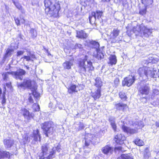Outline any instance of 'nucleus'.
Returning <instances> with one entry per match:
<instances>
[{
    "label": "nucleus",
    "instance_id": "obj_1",
    "mask_svg": "<svg viewBox=\"0 0 159 159\" xmlns=\"http://www.w3.org/2000/svg\"><path fill=\"white\" fill-rule=\"evenodd\" d=\"M45 11L47 14L52 16L57 14L60 9V6L57 0H45Z\"/></svg>",
    "mask_w": 159,
    "mask_h": 159
},
{
    "label": "nucleus",
    "instance_id": "obj_2",
    "mask_svg": "<svg viewBox=\"0 0 159 159\" xmlns=\"http://www.w3.org/2000/svg\"><path fill=\"white\" fill-rule=\"evenodd\" d=\"M152 30V29H149L142 24L134 26L131 30L130 34L128 31L127 33L129 35L134 33L136 35H140L143 37H148L151 34Z\"/></svg>",
    "mask_w": 159,
    "mask_h": 159
},
{
    "label": "nucleus",
    "instance_id": "obj_3",
    "mask_svg": "<svg viewBox=\"0 0 159 159\" xmlns=\"http://www.w3.org/2000/svg\"><path fill=\"white\" fill-rule=\"evenodd\" d=\"M138 72L141 76H145L147 79H148V77L157 78L159 77V75L158 73L159 72L158 71L153 70L152 71V68L146 66L139 68Z\"/></svg>",
    "mask_w": 159,
    "mask_h": 159
},
{
    "label": "nucleus",
    "instance_id": "obj_4",
    "mask_svg": "<svg viewBox=\"0 0 159 159\" xmlns=\"http://www.w3.org/2000/svg\"><path fill=\"white\" fill-rule=\"evenodd\" d=\"M86 56L84 59L79 61L78 71L80 73L84 74L86 71L91 73L94 70V67L92 66V63L90 61H87V64L85 65V62L87 60Z\"/></svg>",
    "mask_w": 159,
    "mask_h": 159
},
{
    "label": "nucleus",
    "instance_id": "obj_5",
    "mask_svg": "<svg viewBox=\"0 0 159 159\" xmlns=\"http://www.w3.org/2000/svg\"><path fill=\"white\" fill-rule=\"evenodd\" d=\"M25 73V70L22 69H19L17 70L16 71L3 73L2 75L4 80L7 81L9 79V75L11 74L16 79L21 80L23 78L22 75H24Z\"/></svg>",
    "mask_w": 159,
    "mask_h": 159
},
{
    "label": "nucleus",
    "instance_id": "obj_6",
    "mask_svg": "<svg viewBox=\"0 0 159 159\" xmlns=\"http://www.w3.org/2000/svg\"><path fill=\"white\" fill-rule=\"evenodd\" d=\"M53 122L51 121L46 122L42 124L41 128L44 130L47 137L48 136V134H52L53 131Z\"/></svg>",
    "mask_w": 159,
    "mask_h": 159
},
{
    "label": "nucleus",
    "instance_id": "obj_7",
    "mask_svg": "<svg viewBox=\"0 0 159 159\" xmlns=\"http://www.w3.org/2000/svg\"><path fill=\"white\" fill-rule=\"evenodd\" d=\"M33 136H29L27 134L23 136L24 143H26L29 142L30 140L33 138H34V139L35 141H37L39 140L40 141V136L38 129L33 131Z\"/></svg>",
    "mask_w": 159,
    "mask_h": 159
},
{
    "label": "nucleus",
    "instance_id": "obj_8",
    "mask_svg": "<svg viewBox=\"0 0 159 159\" xmlns=\"http://www.w3.org/2000/svg\"><path fill=\"white\" fill-rule=\"evenodd\" d=\"M96 139L95 136L93 134H88L85 135V146H84L83 148L84 150V152L86 153H88L89 152L90 149H88V150L86 151V149L89 147L90 144L93 142L94 140Z\"/></svg>",
    "mask_w": 159,
    "mask_h": 159
},
{
    "label": "nucleus",
    "instance_id": "obj_9",
    "mask_svg": "<svg viewBox=\"0 0 159 159\" xmlns=\"http://www.w3.org/2000/svg\"><path fill=\"white\" fill-rule=\"evenodd\" d=\"M119 31L117 29H114L111 31L110 35V39L111 43L118 42L121 41L122 37L119 36Z\"/></svg>",
    "mask_w": 159,
    "mask_h": 159
},
{
    "label": "nucleus",
    "instance_id": "obj_10",
    "mask_svg": "<svg viewBox=\"0 0 159 159\" xmlns=\"http://www.w3.org/2000/svg\"><path fill=\"white\" fill-rule=\"evenodd\" d=\"M52 146L46 143L42 145V150L43 156V159H44L45 157H48V156L50 154V152H51V149L52 150Z\"/></svg>",
    "mask_w": 159,
    "mask_h": 159
},
{
    "label": "nucleus",
    "instance_id": "obj_11",
    "mask_svg": "<svg viewBox=\"0 0 159 159\" xmlns=\"http://www.w3.org/2000/svg\"><path fill=\"white\" fill-rule=\"evenodd\" d=\"M135 80L134 76H129L126 77L122 81V85L123 86H126L129 87L134 82Z\"/></svg>",
    "mask_w": 159,
    "mask_h": 159
},
{
    "label": "nucleus",
    "instance_id": "obj_12",
    "mask_svg": "<svg viewBox=\"0 0 159 159\" xmlns=\"http://www.w3.org/2000/svg\"><path fill=\"white\" fill-rule=\"evenodd\" d=\"M17 85L18 88L25 89L30 88L31 85V81L28 78L25 79L22 83H18Z\"/></svg>",
    "mask_w": 159,
    "mask_h": 159
},
{
    "label": "nucleus",
    "instance_id": "obj_13",
    "mask_svg": "<svg viewBox=\"0 0 159 159\" xmlns=\"http://www.w3.org/2000/svg\"><path fill=\"white\" fill-rule=\"evenodd\" d=\"M150 90V88L147 85L141 86L139 89V94L142 95H147L148 94Z\"/></svg>",
    "mask_w": 159,
    "mask_h": 159
},
{
    "label": "nucleus",
    "instance_id": "obj_14",
    "mask_svg": "<svg viewBox=\"0 0 159 159\" xmlns=\"http://www.w3.org/2000/svg\"><path fill=\"white\" fill-rule=\"evenodd\" d=\"M21 113L23 114L25 119L27 120H30L33 116V114L30 113L29 111L25 108L21 109Z\"/></svg>",
    "mask_w": 159,
    "mask_h": 159
},
{
    "label": "nucleus",
    "instance_id": "obj_15",
    "mask_svg": "<svg viewBox=\"0 0 159 159\" xmlns=\"http://www.w3.org/2000/svg\"><path fill=\"white\" fill-rule=\"evenodd\" d=\"M74 60L73 59H70L68 61H66L63 63L62 66L64 69L69 70L71 69L73 65Z\"/></svg>",
    "mask_w": 159,
    "mask_h": 159
},
{
    "label": "nucleus",
    "instance_id": "obj_16",
    "mask_svg": "<svg viewBox=\"0 0 159 159\" xmlns=\"http://www.w3.org/2000/svg\"><path fill=\"white\" fill-rule=\"evenodd\" d=\"M102 152L105 154L110 155L113 151V148L108 146H106L102 148Z\"/></svg>",
    "mask_w": 159,
    "mask_h": 159
},
{
    "label": "nucleus",
    "instance_id": "obj_17",
    "mask_svg": "<svg viewBox=\"0 0 159 159\" xmlns=\"http://www.w3.org/2000/svg\"><path fill=\"white\" fill-rule=\"evenodd\" d=\"M56 150L57 151L60 152L61 150L60 147L57 145L56 147H52V148L51 152H50V154L48 156V157H45L44 159H51L52 158V156L55 152V150Z\"/></svg>",
    "mask_w": 159,
    "mask_h": 159
},
{
    "label": "nucleus",
    "instance_id": "obj_18",
    "mask_svg": "<svg viewBox=\"0 0 159 159\" xmlns=\"http://www.w3.org/2000/svg\"><path fill=\"white\" fill-rule=\"evenodd\" d=\"M125 139V136L122 134H118L115 136V140L116 143L121 144Z\"/></svg>",
    "mask_w": 159,
    "mask_h": 159
},
{
    "label": "nucleus",
    "instance_id": "obj_19",
    "mask_svg": "<svg viewBox=\"0 0 159 159\" xmlns=\"http://www.w3.org/2000/svg\"><path fill=\"white\" fill-rule=\"evenodd\" d=\"M122 129L125 133L128 134H133L137 132V130L135 129H131L128 127L124 125H123L122 127Z\"/></svg>",
    "mask_w": 159,
    "mask_h": 159
},
{
    "label": "nucleus",
    "instance_id": "obj_20",
    "mask_svg": "<svg viewBox=\"0 0 159 159\" xmlns=\"http://www.w3.org/2000/svg\"><path fill=\"white\" fill-rule=\"evenodd\" d=\"M115 107L117 110L124 111L128 108L127 105L121 103H119L116 104Z\"/></svg>",
    "mask_w": 159,
    "mask_h": 159
},
{
    "label": "nucleus",
    "instance_id": "obj_21",
    "mask_svg": "<svg viewBox=\"0 0 159 159\" xmlns=\"http://www.w3.org/2000/svg\"><path fill=\"white\" fill-rule=\"evenodd\" d=\"M92 96L95 100L99 98L101 96L100 89L98 88L95 91L92 92Z\"/></svg>",
    "mask_w": 159,
    "mask_h": 159
},
{
    "label": "nucleus",
    "instance_id": "obj_22",
    "mask_svg": "<svg viewBox=\"0 0 159 159\" xmlns=\"http://www.w3.org/2000/svg\"><path fill=\"white\" fill-rule=\"evenodd\" d=\"M116 62L117 59L115 55H112L110 56L109 61L108 62V64H110L111 65H115L116 64Z\"/></svg>",
    "mask_w": 159,
    "mask_h": 159
},
{
    "label": "nucleus",
    "instance_id": "obj_23",
    "mask_svg": "<svg viewBox=\"0 0 159 159\" xmlns=\"http://www.w3.org/2000/svg\"><path fill=\"white\" fill-rule=\"evenodd\" d=\"M87 36V34L83 30L79 31L77 32L76 37L78 38L84 39Z\"/></svg>",
    "mask_w": 159,
    "mask_h": 159
},
{
    "label": "nucleus",
    "instance_id": "obj_24",
    "mask_svg": "<svg viewBox=\"0 0 159 159\" xmlns=\"http://www.w3.org/2000/svg\"><path fill=\"white\" fill-rule=\"evenodd\" d=\"M13 144V140L12 139H6L4 140V144L6 148H10Z\"/></svg>",
    "mask_w": 159,
    "mask_h": 159
},
{
    "label": "nucleus",
    "instance_id": "obj_25",
    "mask_svg": "<svg viewBox=\"0 0 159 159\" xmlns=\"http://www.w3.org/2000/svg\"><path fill=\"white\" fill-rule=\"evenodd\" d=\"M103 12L102 11L99 10H97L96 11L93 12L91 13V15L94 16L97 19L99 20L101 18Z\"/></svg>",
    "mask_w": 159,
    "mask_h": 159
},
{
    "label": "nucleus",
    "instance_id": "obj_26",
    "mask_svg": "<svg viewBox=\"0 0 159 159\" xmlns=\"http://www.w3.org/2000/svg\"><path fill=\"white\" fill-rule=\"evenodd\" d=\"M10 157V154L9 152L4 151L2 150H0V159L5 157Z\"/></svg>",
    "mask_w": 159,
    "mask_h": 159
},
{
    "label": "nucleus",
    "instance_id": "obj_27",
    "mask_svg": "<svg viewBox=\"0 0 159 159\" xmlns=\"http://www.w3.org/2000/svg\"><path fill=\"white\" fill-rule=\"evenodd\" d=\"M77 86L75 84H72L69 88H68V92L70 94H72L74 92H77Z\"/></svg>",
    "mask_w": 159,
    "mask_h": 159
},
{
    "label": "nucleus",
    "instance_id": "obj_28",
    "mask_svg": "<svg viewBox=\"0 0 159 159\" xmlns=\"http://www.w3.org/2000/svg\"><path fill=\"white\" fill-rule=\"evenodd\" d=\"M95 85L98 88L100 89L102 85V83L101 78L99 77H97L95 79Z\"/></svg>",
    "mask_w": 159,
    "mask_h": 159
},
{
    "label": "nucleus",
    "instance_id": "obj_29",
    "mask_svg": "<svg viewBox=\"0 0 159 159\" xmlns=\"http://www.w3.org/2000/svg\"><path fill=\"white\" fill-rule=\"evenodd\" d=\"M3 94H2V96L1 97V98L2 99V105L3 106L5 105L6 104V97L5 96V91H6V88L5 86L4 85L3 86Z\"/></svg>",
    "mask_w": 159,
    "mask_h": 159
},
{
    "label": "nucleus",
    "instance_id": "obj_30",
    "mask_svg": "<svg viewBox=\"0 0 159 159\" xmlns=\"http://www.w3.org/2000/svg\"><path fill=\"white\" fill-rule=\"evenodd\" d=\"M90 43L92 45L93 47L95 48L96 51H97L98 50H100L99 48V44L98 42L94 41H90Z\"/></svg>",
    "mask_w": 159,
    "mask_h": 159
},
{
    "label": "nucleus",
    "instance_id": "obj_31",
    "mask_svg": "<svg viewBox=\"0 0 159 159\" xmlns=\"http://www.w3.org/2000/svg\"><path fill=\"white\" fill-rule=\"evenodd\" d=\"M141 2L146 7L151 5L153 2V0H141Z\"/></svg>",
    "mask_w": 159,
    "mask_h": 159
},
{
    "label": "nucleus",
    "instance_id": "obj_32",
    "mask_svg": "<svg viewBox=\"0 0 159 159\" xmlns=\"http://www.w3.org/2000/svg\"><path fill=\"white\" fill-rule=\"evenodd\" d=\"M96 52H97V54L94 55V56L96 57V58H97L98 59H101L103 58V55L100 50H98L96 51Z\"/></svg>",
    "mask_w": 159,
    "mask_h": 159
},
{
    "label": "nucleus",
    "instance_id": "obj_33",
    "mask_svg": "<svg viewBox=\"0 0 159 159\" xmlns=\"http://www.w3.org/2000/svg\"><path fill=\"white\" fill-rule=\"evenodd\" d=\"M110 123L111 125L114 130L115 131L116 129V125L115 123V121L114 119L110 118L109 119Z\"/></svg>",
    "mask_w": 159,
    "mask_h": 159
},
{
    "label": "nucleus",
    "instance_id": "obj_34",
    "mask_svg": "<svg viewBox=\"0 0 159 159\" xmlns=\"http://www.w3.org/2000/svg\"><path fill=\"white\" fill-rule=\"evenodd\" d=\"M13 52L14 50L13 49H7L6 51V53L5 54V57L7 58L8 57H11Z\"/></svg>",
    "mask_w": 159,
    "mask_h": 159
},
{
    "label": "nucleus",
    "instance_id": "obj_35",
    "mask_svg": "<svg viewBox=\"0 0 159 159\" xmlns=\"http://www.w3.org/2000/svg\"><path fill=\"white\" fill-rule=\"evenodd\" d=\"M134 142L135 144L139 146H142L144 144V143L143 141L138 138L136 139L134 141Z\"/></svg>",
    "mask_w": 159,
    "mask_h": 159
},
{
    "label": "nucleus",
    "instance_id": "obj_36",
    "mask_svg": "<svg viewBox=\"0 0 159 159\" xmlns=\"http://www.w3.org/2000/svg\"><path fill=\"white\" fill-rule=\"evenodd\" d=\"M155 62L153 60V58L152 57H150L149 58L144 60L143 61V63H144L145 65H148L149 64L151 63Z\"/></svg>",
    "mask_w": 159,
    "mask_h": 159
},
{
    "label": "nucleus",
    "instance_id": "obj_37",
    "mask_svg": "<svg viewBox=\"0 0 159 159\" xmlns=\"http://www.w3.org/2000/svg\"><path fill=\"white\" fill-rule=\"evenodd\" d=\"M159 93V90L157 89H154L153 90L152 94L151 96V98H149L150 100L151 99L152 100L155 97V95H157Z\"/></svg>",
    "mask_w": 159,
    "mask_h": 159
},
{
    "label": "nucleus",
    "instance_id": "obj_38",
    "mask_svg": "<svg viewBox=\"0 0 159 159\" xmlns=\"http://www.w3.org/2000/svg\"><path fill=\"white\" fill-rule=\"evenodd\" d=\"M117 159H133L129 155L123 154L121 156L118 158Z\"/></svg>",
    "mask_w": 159,
    "mask_h": 159
},
{
    "label": "nucleus",
    "instance_id": "obj_39",
    "mask_svg": "<svg viewBox=\"0 0 159 159\" xmlns=\"http://www.w3.org/2000/svg\"><path fill=\"white\" fill-rule=\"evenodd\" d=\"M119 95L120 98L121 99L123 100H125L126 99V95L125 94V93L123 92H121L119 93Z\"/></svg>",
    "mask_w": 159,
    "mask_h": 159
},
{
    "label": "nucleus",
    "instance_id": "obj_40",
    "mask_svg": "<svg viewBox=\"0 0 159 159\" xmlns=\"http://www.w3.org/2000/svg\"><path fill=\"white\" fill-rule=\"evenodd\" d=\"M96 19V18L94 16L92 15L91 16H90L89 17V21L91 24H93V23H95Z\"/></svg>",
    "mask_w": 159,
    "mask_h": 159
},
{
    "label": "nucleus",
    "instance_id": "obj_41",
    "mask_svg": "<svg viewBox=\"0 0 159 159\" xmlns=\"http://www.w3.org/2000/svg\"><path fill=\"white\" fill-rule=\"evenodd\" d=\"M30 33L33 37H36L37 33L36 31L35 30L33 29H31Z\"/></svg>",
    "mask_w": 159,
    "mask_h": 159
},
{
    "label": "nucleus",
    "instance_id": "obj_42",
    "mask_svg": "<svg viewBox=\"0 0 159 159\" xmlns=\"http://www.w3.org/2000/svg\"><path fill=\"white\" fill-rule=\"evenodd\" d=\"M33 108L36 111H39L40 109L39 105L37 103H34L33 104Z\"/></svg>",
    "mask_w": 159,
    "mask_h": 159
},
{
    "label": "nucleus",
    "instance_id": "obj_43",
    "mask_svg": "<svg viewBox=\"0 0 159 159\" xmlns=\"http://www.w3.org/2000/svg\"><path fill=\"white\" fill-rule=\"evenodd\" d=\"M33 94H32V95L35 98H38L39 96V94L36 91V89H34V90H33Z\"/></svg>",
    "mask_w": 159,
    "mask_h": 159
},
{
    "label": "nucleus",
    "instance_id": "obj_44",
    "mask_svg": "<svg viewBox=\"0 0 159 159\" xmlns=\"http://www.w3.org/2000/svg\"><path fill=\"white\" fill-rule=\"evenodd\" d=\"M79 128H78V131H79L83 129L85 127V125L84 124L81 122H80L79 125Z\"/></svg>",
    "mask_w": 159,
    "mask_h": 159
},
{
    "label": "nucleus",
    "instance_id": "obj_45",
    "mask_svg": "<svg viewBox=\"0 0 159 159\" xmlns=\"http://www.w3.org/2000/svg\"><path fill=\"white\" fill-rule=\"evenodd\" d=\"M140 100L143 103H146V102L148 100L146 98V95H145L144 97H142L140 98Z\"/></svg>",
    "mask_w": 159,
    "mask_h": 159
},
{
    "label": "nucleus",
    "instance_id": "obj_46",
    "mask_svg": "<svg viewBox=\"0 0 159 159\" xmlns=\"http://www.w3.org/2000/svg\"><path fill=\"white\" fill-rule=\"evenodd\" d=\"M14 5H15L16 7L19 10H22V7L21 5L18 3V2H16L14 1L13 2Z\"/></svg>",
    "mask_w": 159,
    "mask_h": 159
},
{
    "label": "nucleus",
    "instance_id": "obj_47",
    "mask_svg": "<svg viewBox=\"0 0 159 159\" xmlns=\"http://www.w3.org/2000/svg\"><path fill=\"white\" fill-rule=\"evenodd\" d=\"M120 80L118 78H116L114 81V86L116 87L118 86L119 84Z\"/></svg>",
    "mask_w": 159,
    "mask_h": 159
},
{
    "label": "nucleus",
    "instance_id": "obj_48",
    "mask_svg": "<svg viewBox=\"0 0 159 159\" xmlns=\"http://www.w3.org/2000/svg\"><path fill=\"white\" fill-rule=\"evenodd\" d=\"M146 7H145L144 9L140 10L139 11V13L142 15L145 14L146 13Z\"/></svg>",
    "mask_w": 159,
    "mask_h": 159
},
{
    "label": "nucleus",
    "instance_id": "obj_49",
    "mask_svg": "<svg viewBox=\"0 0 159 159\" xmlns=\"http://www.w3.org/2000/svg\"><path fill=\"white\" fill-rule=\"evenodd\" d=\"M25 52V51H20L17 52V53L16 56L17 57H19L22 55H23L24 53Z\"/></svg>",
    "mask_w": 159,
    "mask_h": 159
},
{
    "label": "nucleus",
    "instance_id": "obj_50",
    "mask_svg": "<svg viewBox=\"0 0 159 159\" xmlns=\"http://www.w3.org/2000/svg\"><path fill=\"white\" fill-rule=\"evenodd\" d=\"M138 125L139 128L142 127L144 126L143 123V121H140L138 123Z\"/></svg>",
    "mask_w": 159,
    "mask_h": 159
},
{
    "label": "nucleus",
    "instance_id": "obj_51",
    "mask_svg": "<svg viewBox=\"0 0 159 159\" xmlns=\"http://www.w3.org/2000/svg\"><path fill=\"white\" fill-rule=\"evenodd\" d=\"M82 47V45L80 44H76L75 46V49L81 48Z\"/></svg>",
    "mask_w": 159,
    "mask_h": 159
},
{
    "label": "nucleus",
    "instance_id": "obj_52",
    "mask_svg": "<svg viewBox=\"0 0 159 159\" xmlns=\"http://www.w3.org/2000/svg\"><path fill=\"white\" fill-rule=\"evenodd\" d=\"M6 84V86L8 88H9L10 89H11V82H7Z\"/></svg>",
    "mask_w": 159,
    "mask_h": 159
},
{
    "label": "nucleus",
    "instance_id": "obj_53",
    "mask_svg": "<svg viewBox=\"0 0 159 159\" xmlns=\"http://www.w3.org/2000/svg\"><path fill=\"white\" fill-rule=\"evenodd\" d=\"M115 149L116 150H118L122 152L124 151L122 147L121 146L116 147H115Z\"/></svg>",
    "mask_w": 159,
    "mask_h": 159
},
{
    "label": "nucleus",
    "instance_id": "obj_54",
    "mask_svg": "<svg viewBox=\"0 0 159 159\" xmlns=\"http://www.w3.org/2000/svg\"><path fill=\"white\" fill-rule=\"evenodd\" d=\"M28 99H29V102L30 103H33V99H32V97H31V94H29V97L28 98Z\"/></svg>",
    "mask_w": 159,
    "mask_h": 159
},
{
    "label": "nucleus",
    "instance_id": "obj_55",
    "mask_svg": "<svg viewBox=\"0 0 159 159\" xmlns=\"http://www.w3.org/2000/svg\"><path fill=\"white\" fill-rule=\"evenodd\" d=\"M23 58L24 59H26V61H29L30 60V57L28 56H25Z\"/></svg>",
    "mask_w": 159,
    "mask_h": 159
},
{
    "label": "nucleus",
    "instance_id": "obj_56",
    "mask_svg": "<svg viewBox=\"0 0 159 159\" xmlns=\"http://www.w3.org/2000/svg\"><path fill=\"white\" fill-rule=\"evenodd\" d=\"M15 22L17 25H20V20L18 18H16L15 19Z\"/></svg>",
    "mask_w": 159,
    "mask_h": 159
},
{
    "label": "nucleus",
    "instance_id": "obj_57",
    "mask_svg": "<svg viewBox=\"0 0 159 159\" xmlns=\"http://www.w3.org/2000/svg\"><path fill=\"white\" fill-rule=\"evenodd\" d=\"M155 125L157 126V127H159V120H158V121H157L156 122H155Z\"/></svg>",
    "mask_w": 159,
    "mask_h": 159
},
{
    "label": "nucleus",
    "instance_id": "obj_58",
    "mask_svg": "<svg viewBox=\"0 0 159 159\" xmlns=\"http://www.w3.org/2000/svg\"><path fill=\"white\" fill-rule=\"evenodd\" d=\"M25 67L26 68V69L27 70H29L30 67H29V66L25 65Z\"/></svg>",
    "mask_w": 159,
    "mask_h": 159
},
{
    "label": "nucleus",
    "instance_id": "obj_59",
    "mask_svg": "<svg viewBox=\"0 0 159 159\" xmlns=\"http://www.w3.org/2000/svg\"><path fill=\"white\" fill-rule=\"evenodd\" d=\"M25 20L23 19L21 20V23L22 24H24L25 23Z\"/></svg>",
    "mask_w": 159,
    "mask_h": 159
},
{
    "label": "nucleus",
    "instance_id": "obj_60",
    "mask_svg": "<svg viewBox=\"0 0 159 159\" xmlns=\"http://www.w3.org/2000/svg\"><path fill=\"white\" fill-rule=\"evenodd\" d=\"M156 157L157 158L159 157V151L157 153Z\"/></svg>",
    "mask_w": 159,
    "mask_h": 159
},
{
    "label": "nucleus",
    "instance_id": "obj_61",
    "mask_svg": "<svg viewBox=\"0 0 159 159\" xmlns=\"http://www.w3.org/2000/svg\"><path fill=\"white\" fill-rule=\"evenodd\" d=\"M102 1L103 2H109L110 0H102Z\"/></svg>",
    "mask_w": 159,
    "mask_h": 159
},
{
    "label": "nucleus",
    "instance_id": "obj_62",
    "mask_svg": "<svg viewBox=\"0 0 159 159\" xmlns=\"http://www.w3.org/2000/svg\"><path fill=\"white\" fill-rule=\"evenodd\" d=\"M2 92V89L0 88V97L1 96V93Z\"/></svg>",
    "mask_w": 159,
    "mask_h": 159
},
{
    "label": "nucleus",
    "instance_id": "obj_63",
    "mask_svg": "<svg viewBox=\"0 0 159 159\" xmlns=\"http://www.w3.org/2000/svg\"><path fill=\"white\" fill-rule=\"evenodd\" d=\"M22 12L23 13H25V11L24 10H22Z\"/></svg>",
    "mask_w": 159,
    "mask_h": 159
},
{
    "label": "nucleus",
    "instance_id": "obj_64",
    "mask_svg": "<svg viewBox=\"0 0 159 159\" xmlns=\"http://www.w3.org/2000/svg\"><path fill=\"white\" fill-rule=\"evenodd\" d=\"M157 103L158 104H159V102L157 101Z\"/></svg>",
    "mask_w": 159,
    "mask_h": 159
}]
</instances>
